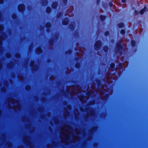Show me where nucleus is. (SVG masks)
<instances>
[{
  "label": "nucleus",
  "mask_w": 148,
  "mask_h": 148,
  "mask_svg": "<svg viewBox=\"0 0 148 148\" xmlns=\"http://www.w3.org/2000/svg\"><path fill=\"white\" fill-rule=\"evenodd\" d=\"M96 128V127H93L90 131L89 132L90 133H92L94 130H95Z\"/></svg>",
  "instance_id": "32"
},
{
  "label": "nucleus",
  "mask_w": 148,
  "mask_h": 148,
  "mask_svg": "<svg viewBox=\"0 0 148 148\" xmlns=\"http://www.w3.org/2000/svg\"><path fill=\"white\" fill-rule=\"evenodd\" d=\"M3 36H0V41H3Z\"/></svg>",
  "instance_id": "42"
},
{
  "label": "nucleus",
  "mask_w": 148,
  "mask_h": 148,
  "mask_svg": "<svg viewBox=\"0 0 148 148\" xmlns=\"http://www.w3.org/2000/svg\"><path fill=\"white\" fill-rule=\"evenodd\" d=\"M62 13L61 12H60L58 13L57 15V17L58 18H60V16L62 15Z\"/></svg>",
  "instance_id": "26"
},
{
  "label": "nucleus",
  "mask_w": 148,
  "mask_h": 148,
  "mask_svg": "<svg viewBox=\"0 0 148 148\" xmlns=\"http://www.w3.org/2000/svg\"><path fill=\"white\" fill-rule=\"evenodd\" d=\"M63 2L64 4L66 5L67 3L68 0H63Z\"/></svg>",
  "instance_id": "36"
},
{
  "label": "nucleus",
  "mask_w": 148,
  "mask_h": 148,
  "mask_svg": "<svg viewBox=\"0 0 148 148\" xmlns=\"http://www.w3.org/2000/svg\"><path fill=\"white\" fill-rule=\"evenodd\" d=\"M4 2V0H0V4H3Z\"/></svg>",
  "instance_id": "44"
},
{
  "label": "nucleus",
  "mask_w": 148,
  "mask_h": 148,
  "mask_svg": "<svg viewBox=\"0 0 148 148\" xmlns=\"http://www.w3.org/2000/svg\"><path fill=\"white\" fill-rule=\"evenodd\" d=\"M69 138L68 137H66V140H68L69 139Z\"/></svg>",
  "instance_id": "60"
},
{
  "label": "nucleus",
  "mask_w": 148,
  "mask_h": 148,
  "mask_svg": "<svg viewBox=\"0 0 148 148\" xmlns=\"http://www.w3.org/2000/svg\"><path fill=\"white\" fill-rule=\"evenodd\" d=\"M42 110V109L41 108H38V111L39 112H40Z\"/></svg>",
  "instance_id": "52"
},
{
  "label": "nucleus",
  "mask_w": 148,
  "mask_h": 148,
  "mask_svg": "<svg viewBox=\"0 0 148 148\" xmlns=\"http://www.w3.org/2000/svg\"><path fill=\"white\" fill-rule=\"evenodd\" d=\"M109 95V94L108 93H107L106 94V95L103 97H102L101 99L103 100H106L108 97Z\"/></svg>",
  "instance_id": "20"
},
{
  "label": "nucleus",
  "mask_w": 148,
  "mask_h": 148,
  "mask_svg": "<svg viewBox=\"0 0 148 148\" xmlns=\"http://www.w3.org/2000/svg\"><path fill=\"white\" fill-rule=\"evenodd\" d=\"M30 66L33 71H35L37 69V66L36 65L34 64V60L32 61L30 64Z\"/></svg>",
  "instance_id": "6"
},
{
  "label": "nucleus",
  "mask_w": 148,
  "mask_h": 148,
  "mask_svg": "<svg viewBox=\"0 0 148 148\" xmlns=\"http://www.w3.org/2000/svg\"><path fill=\"white\" fill-rule=\"evenodd\" d=\"M58 5V3L56 1H54L52 3L51 7L53 9H56L57 8Z\"/></svg>",
  "instance_id": "8"
},
{
  "label": "nucleus",
  "mask_w": 148,
  "mask_h": 148,
  "mask_svg": "<svg viewBox=\"0 0 148 148\" xmlns=\"http://www.w3.org/2000/svg\"><path fill=\"white\" fill-rule=\"evenodd\" d=\"M15 56L16 58H19L20 57V55L19 53H17L15 54Z\"/></svg>",
  "instance_id": "34"
},
{
  "label": "nucleus",
  "mask_w": 148,
  "mask_h": 148,
  "mask_svg": "<svg viewBox=\"0 0 148 148\" xmlns=\"http://www.w3.org/2000/svg\"><path fill=\"white\" fill-rule=\"evenodd\" d=\"M77 54L79 55V53H77Z\"/></svg>",
  "instance_id": "64"
},
{
  "label": "nucleus",
  "mask_w": 148,
  "mask_h": 148,
  "mask_svg": "<svg viewBox=\"0 0 148 148\" xmlns=\"http://www.w3.org/2000/svg\"><path fill=\"white\" fill-rule=\"evenodd\" d=\"M130 42L132 47H133L135 46L136 42L135 40H131Z\"/></svg>",
  "instance_id": "18"
},
{
  "label": "nucleus",
  "mask_w": 148,
  "mask_h": 148,
  "mask_svg": "<svg viewBox=\"0 0 148 148\" xmlns=\"http://www.w3.org/2000/svg\"><path fill=\"white\" fill-rule=\"evenodd\" d=\"M32 8V7L31 6V5H30V6H29L28 7V9L29 10H30V9H31Z\"/></svg>",
  "instance_id": "47"
},
{
  "label": "nucleus",
  "mask_w": 148,
  "mask_h": 148,
  "mask_svg": "<svg viewBox=\"0 0 148 148\" xmlns=\"http://www.w3.org/2000/svg\"><path fill=\"white\" fill-rule=\"evenodd\" d=\"M48 3V0H42L41 3L43 6H45Z\"/></svg>",
  "instance_id": "13"
},
{
  "label": "nucleus",
  "mask_w": 148,
  "mask_h": 148,
  "mask_svg": "<svg viewBox=\"0 0 148 148\" xmlns=\"http://www.w3.org/2000/svg\"><path fill=\"white\" fill-rule=\"evenodd\" d=\"M85 97L84 95H81L80 96H79L78 97V98L79 100L82 101H83V100L84 99Z\"/></svg>",
  "instance_id": "24"
},
{
  "label": "nucleus",
  "mask_w": 148,
  "mask_h": 148,
  "mask_svg": "<svg viewBox=\"0 0 148 148\" xmlns=\"http://www.w3.org/2000/svg\"><path fill=\"white\" fill-rule=\"evenodd\" d=\"M90 114L91 116H93L94 114V111L92 110H90Z\"/></svg>",
  "instance_id": "35"
},
{
  "label": "nucleus",
  "mask_w": 148,
  "mask_h": 148,
  "mask_svg": "<svg viewBox=\"0 0 148 148\" xmlns=\"http://www.w3.org/2000/svg\"><path fill=\"white\" fill-rule=\"evenodd\" d=\"M49 42L50 45H52L55 42V41L53 38H51L49 40Z\"/></svg>",
  "instance_id": "12"
},
{
  "label": "nucleus",
  "mask_w": 148,
  "mask_h": 148,
  "mask_svg": "<svg viewBox=\"0 0 148 148\" xmlns=\"http://www.w3.org/2000/svg\"><path fill=\"white\" fill-rule=\"evenodd\" d=\"M66 92L68 93H69L70 92V89H67L66 90Z\"/></svg>",
  "instance_id": "53"
},
{
  "label": "nucleus",
  "mask_w": 148,
  "mask_h": 148,
  "mask_svg": "<svg viewBox=\"0 0 148 148\" xmlns=\"http://www.w3.org/2000/svg\"><path fill=\"white\" fill-rule=\"evenodd\" d=\"M86 94V95L88 96H90L91 95V90H90L87 91Z\"/></svg>",
  "instance_id": "27"
},
{
  "label": "nucleus",
  "mask_w": 148,
  "mask_h": 148,
  "mask_svg": "<svg viewBox=\"0 0 148 148\" xmlns=\"http://www.w3.org/2000/svg\"><path fill=\"white\" fill-rule=\"evenodd\" d=\"M96 82L97 83L98 86H100L101 84V81L99 79H97L96 80Z\"/></svg>",
  "instance_id": "31"
},
{
  "label": "nucleus",
  "mask_w": 148,
  "mask_h": 148,
  "mask_svg": "<svg viewBox=\"0 0 148 148\" xmlns=\"http://www.w3.org/2000/svg\"><path fill=\"white\" fill-rule=\"evenodd\" d=\"M6 90V89L5 88L3 87L1 89V91L2 92H4Z\"/></svg>",
  "instance_id": "38"
},
{
  "label": "nucleus",
  "mask_w": 148,
  "mask_h": 148,
  "mask_svg": "<svg viewBox=\"0 0 148 148\" xmlns=\"http://www.w3.org/2000/svg\"><path fill=\"white\" fill-rule=\"evenodd\" d=\"M63 91V92L64 93H65V91L63 90V91Z\"/></svg>",
  "instance_id": "63"
},
{
  "label": "nucleus",
  "mask_w": 148,
  "mask_h": 148,
  "mask_svg": "<svg viewBox=\"0 0 148 148\" xmlns=\"http://www.w3.org/2000/svg\"><path fill=\"white\" fill-rule=\"evenodd\" d=\"M31 88V86L29 85H27L25 87V89L26 91H29L30 90Z\"/></svg>",
  "instance_id": "19"
},
{
  "label": "nucleus",
  "mask_w": 148,
  "mask_h": 148,
  "mask_svg": "<svg viewBox=\"0 0 148 148\" xmlns=\"http://www.w3.org/2000/svg\"><path fill=\"white\" fill-rule=\"evenodd\" d=\"M69 27L71 31H73L75 29L74 25L73 24H69Z\"/></svg>",
  "instance_id": "16"
},
{
  "label": "nucleus",
  "mask_w": 148,
  "mask_h": 148,
  "mask_svg": "<svg viewBox=\"0 0 148 148\" xmlns=\"http://www.w3.org/2000/svg\"><path fill=\"white\" fill-rule=\"evenodd\" d=\"M118 27L120 28H122L124 27V24L123 23H120L118 24Z\"/></svg>",
  "instance_id": "17"
},
{
  "label": "nucleus",
  "mask_w": 148,
  "mask_h": 148,
  "mask_svg": "<svg viewBox=\"0 0 148 148\" xmlns=\"http://www.w3.org/2000/svg\"><path fill=\"white\" fill-rule=\"evenodd\" d=\"M2 68V65L1 64H0V69Z\"/></svg>",
  "instance_id": "59"
},
{
  "label": "nucleus",
  "mask_w": 148,
  "mask_h": 148,
  "mask_svg": "<svg viewBox=\"0 0 148 148\" xmlns=\"http://www.w3.org/2000/svg\"><path fill=\"white\" fill-rule=\"evenodd\" d=\"M70 21V20L68 17H66L64 18L62 21V24L63 25H67Z\"/></svg>",
  "instance_id": "4"
},
{
  "label": "nucleus",
  "mask_w": 148,
  "mask_h": 148,
  "mask_svg": "<svg viewBox=\"0 0 148 148\" xmlns=\"http://www.w3.org/2000/svg\"><path fill=\"white\" fill-rule=\"evenodd\" d=\"M95 101L94 100H92L90 102L89 105H93L95 104Z\"/></svg>",
  "instance_id": "30"
},
{
  "label": "nucleus",
  "mask_w": 148,
  "mask_h": 148,
  "mask_svg": "<svg viewBox=\"0 0 148 148\" xmlns=\"http://www.w3.org/2000/svg\"><path fill=\"white\" fill-rule=\"evenodd\" d=\"M112 5V3L111 2L109 3V5L110 6H111Z\"/></svg>",
  "instance_id": "58"
},
{
  "label": "nucleus",
  "mask_w": 148,
  "mask_h": 148,
  "mask_svg": "<svg viewBox=\"0 0 148 148\" xmlns=\"http://www.w3.org/2000/svg\"><path fill=\"white\" fill-rule=\"evenodd\" d=\"M2 15V12L0 11V18H1Z\"/></svg>",
  "instance_id": "54"
},
{
  "label": "nucleus",
  "mask_w": 148,
  "mask_h": 148,
  "mask_svg": "<svg viewBox=\"0 0 148 148\" xmlns=\"http://www.w3.org/2000/svg\"><path fill=\"white\" fill-rule=\"evenodd\" d=\"M43 50L40 47H38L36 49L35 52L36 54L40 55L43 52Z\"/></svg>",
  "instance_id": "7"
},
{
  "label": "nucleus",
  "mask_w": 148,
  "mask_h": 148,
  "mask_svg": "<svg viewBox=\"0 0 148 148\" xmlns=\"http://www.w3.org/2000/svg\"><path fill=\"white\" fill-rule=\"evenodd\" d=\"M100 2V0H96V3L97 4L99 5V4Z\"/></svg>",
  "instance_id": "43"
},
{
  "label": "nucleus",
  "mask_w": 148,
  "mask_h": 148,
  "mask_svg": "<svg viewBox=\"0 0 148 148\" xmlns=\"http://www.w3.org/2000/svg\"><path fill=\"white\" fill-rule=\"evenodd\" d=\"M134 13L135 15H138L139 13V12L137 10L134 11Z\"/></svg>",
  "instance_id": "37"
},
{
  "label": "nucleus",
  "mask_w": 148,
  "mask_h": 148,
  "mask_svg": "<svg viewBox=\"0 0 148 148\" xmlns=\"http://www.w3.org/2000/svg\"><path fill=\"white\" fill-rule=\"evenodd\" d=\"M110 66L111 69H114L115 67V64L114 63H112L110 64Z\"/></svg>",
  "instance_id": "25"
},
{
  "label": "nucleus",
  "mask_w": 148,
  "mask_h": 148,
  "mask_svg": "<svg viewBox=\"0 0 148 148\" xmlns=\"http://www.w3.org/2000/svg\"><path fill=\"white\" fill-rule=\"evenodd\" d=\"M75 66L77 69H79L81 66V63L79 62H77L75 64Z\"/></svg>",
  "instance_id": "14"
},
{
  "label": "nucleus",
  "mask_w": 148,
  "mask_h": 148,
  "mask_svg": "<svg viewBox=\"0 0 148 148\" xmlns=\"http://www.w3.org/2000/svg\"><path fill=\"white\" fill-rule=\"evenodd\" d=\"M80 109L81 111L82 112H83L84 111V109L82 108H80Z\"/></svg>",
  "instance_id": "57"
},
{
  "label": "nucleus",
  "mask_w": 148,
  "mask_h": 148,
  "mask_svg": "<svg viewBox=\"0 0 148 148\" xmlns=\"http://www.w3.org/2000/svg\"><path fill=\"white\" fill-rule=\"evenodd\" d=\"M55 39H57L58 38V35L57 34H56L55 35Z\"/></svg>",
  "instance_id": "49"
},
{
  "label": "nucleus",
  "mask_w": 148,
  "mask_h": 148,
  "mask_svg": "<svg viewBox=\"0 0 148 148\" xmlns=\"http://www.w3.org/2000/svg\"><path fill=\"white\" fill-rule=\"evenodd\" d=\"M118 66L120 69H123V64H122V63L119 62L118 64Z\"/></svg>",
  "instance_id": "29"
},
{
  "label": "nucleus",
  "mask_w": 148,
  "mask_h": 148,
  "mask_svg": "<svg viewBox=\"0 0 148 148\" xmlns=\"http://www.w3.org/2000/svg\"><path fill=\"white\" fill-rule=\"evenodd\" d=\"M24 142L25 143V144L27 145H30L31 144V143L27 139H24Z\"/></svg>",
  "instance_id": "22"
},
{
  "label": "nucleus",
  "mask_w": 148,
  "mask_h": 148,
  "mask_svg": "<svg viewBox=\"0 0 148 148\" xmlns=\"http://www.w3.org/2000/svg\"><path fill=\"white\" fill-rule=\"evenodd\" d=\"M100 94H101L104 93V92L101 89H100Z\"/></svg>",
  "instance_id": "50"
},
{
  "label": "nucleus",
  "mask_w": 148,
  "mask_h": 148,
  "mask_svg": "<svg viewBox=\"0 0 148 148\" xmlns=\"http://www.w3.org/2000/svg\"><path fill=\"white\" fill-rule=\"evenodd\" d=\"M75 35H77L78 34V33L77 32H76L75 33Z\"/></svg>",
  "instance_id": "55"
},
{
  "label": "nucleus",
  "mask_w": 148,
  "mask_h": 148,
  "mask_svg": "<svg viewBox=\"0 0 148 148\" xmlns=\"http://www.w3.org/2000/svg\"><path fill=\"white\" fill-rule=\"evenodd\" d=\"M51 62V60L50 59H48L47 60V62L48 63L50 62Z\"/></svg>",
  "instance_id": "48"
},
{
  "label": "nucleus",
  "mask_w": 148,
  "mask_h": 148,
  "mask_svg": "<svg viewBox=\"0 0 148 148\" xmlns=\"http://www.w3.org/2000/svg\"><path fill=\"white\" fill-rule=\"evenodd\" d=\"M52 11V9L50 6H47L46 9V12L47 14H50Z\"/></svg>",
  "instance_id": "9"
},
{
  "label": "nucleus",
  "mask_w": 148,
  "mask_h": 148,
  "mask_svg": "<svg viewBox=\"0 0 148 148\" xmlns=\"http://www.w3.org/2000/svg\"><path fill=\"white\" fill-rule=\"evenodd\" d=\"M147 7L146 6H145L143 8L140 10L139 13H140L141 15H142L145 11H147Z\"/></svg>",
  "instance_id": "10"
},
{
  "label": "nucleus",
  "mask_w": 148,
  "mask_h": 148,
  "mask_svg": "<svg viewBox=\"0 0 148 148\" xmlns=\"http://www.w3.org/2000/svg\"><path fill=\"white\" fill-rule=\"evenodd\" d=\"M17 9L19 12L23 13L26 9L25 5L23 3L19 4L17 7Z\"/></svg>",
  "instance_id": "3"
},
{
  "label": "nucleus",
  "mask_w": 148,
  "mask_h": 148,
  "mask_svg": "<svg viewBox=\"0 0 148 148\" xmlns=\"http://www.w3.org/2000/svg\"><path fill=\"white\" fill-rule=\"evenodd\" d=\"M10 56V54H7L6 55V57L8 58H9Z\"/></svg>",
  "instance_id": "46"
},
{
  "label": "nucleus",
  "mask_w": 148,
  "mask_h": 148,
  "mask_svg": "<svg viewBox=\"0 0 148 148\" xmlns=\"http://www.w3.org/2000/svg\"><path fill=\"white\" fill-rule=\"evenodd\" d=\"M102 42L100 40H97L94 44V49L96 51H99L102 45Z\"/></svg>",
  "instance_id": "2"
},
{
  "label": "nucleus",
  "mask_w": 148,
  "mask_h": 148,
  "mask_svg": "<svg viewBox=\"0 0 148 148\" xmlns=\"http://www.w3.org/2000/svg\"><path fill=\"white\" fill-rule=\"evenodd\" d=\"M68 104V102L67 101H64L63 102V104L64 106H66Z\"/></svg>",
  "instance_id": "41"
},
{
  "label": "nucleus",
  "mask_w": 148,
  "mask_h": 148,
  "mask_svg": "<svg viewBox=\"0 0 148 148\" xmlns=\"http://www.w3.org/2000/svg\"><path fill=\"white\" fill-rule=\"evenodd\" d=\"M12 19L14 20H16L17 18V15L16 14L13 13L12 16Z\"/></svg>",
  "instance_id": "21"
},
{
  "label": "nucleus",
  "mask_w": 148,
  "mask_h": 148,
  "mask_svg": "<svg viewBox=\"0 0 148 148\" xmlns=\"http://www.w3.org/2000/svg\"><path fill=\"white\" fill-rule=\"evenodd\" d=\"M10 66H11V65H10V64H9V65H8V66H9V67H10Z\"/></svg>",
  "instance_id": "62"
},
{
  "label": "nucleus",
  "mask_w": 148,
  "mask_h": 148,
  "mask_svg": "<svg viewBox=\"0 0 148 148\" xmlns=\"http://www.w3.org/2000/svg\"><path fill=\"white\" fill-rule=\"evenodd\" d=\"M52 26V24L51 22H48L46 23L45 24V27L47 28V32H49L50 31V28Z\"/></svg>",
  "instance_id": "5"
},
{
  "label": "nucleus",
  "mask_w": 148,
  "mask_h": 148,
  "mask_svg": "<svg viewBox=\"0 0 148 148\" xmlns=\"http://www.w3.org/2000/svg\"><path fill=\"white\" fill-rule=\"evenodd\" d=\"M79 58L78 57H75V61H77L79 60Z\"/></svg>",
  "instance_id": "39"
},
{
  "label": "nucleus",
  "mask_w": 148,
  "mask_h": 148,
  "mask_svg": "<svg viewBox=\"0 0 148 148\" xmlns=\"http://www.w3.org/2000/svg\"><path fill=\"white\" fill-rule=\"evenodd\" d=\"M120 32V33L122 34H124L125 33V30L124 29H122L121 30Z\"/></svg>",
  "instance_id": "28"
},
{
  "label": "nucleus",
  "mask_w": 148,
  "mask_h": 148,
  "mask_svg": "<svg viewBox=\"0 0 148 148\" xmlns=\"http://www.w3.org/2000/svg\"><path fill=\"white\" fill-rule=\"evenodd\" d=\"M58 121H55V123H56Z\"/></svg>",
  "instance_id": "61"
},
{
  "label": "nucleus",
  "mask_w": 148,
  "mask_h": 148,
  "mask_svg": "<svg viewBox=\"0 0 148 148\" xmlns=\"http://www.w3.org/2000/svg\"><path fill=\"white\" fill-rule=\"evenodd\" d=\"M122 43L120 41L117 42L116 44V53L121 55L124 50V47L122 45Z\"/></svg>",
  "instance_id": "1"
},
{
  "label": "nucleus",
  "mask_w": 148,
  "mask_h": 148,
  "mask_svg": "<svg viewBox=\"0 0 148 148\" xmlns=\"http://www.w3.org/2000/svg\"><path fill=\"white\" fill-rule=\"evenodd\" d=\"M109 32L108 31H106L104 32V35L106 36H108L109 34Z\"/></svg>",
  "instance_id": "33"
},
{
  "label": "nucleus",
  "mask_w": 148,
  "mask_h": 148,
  "mask_svg": "<svg viewBox=\"0 0 148 148\" xmlns=\"http://www.w3.org/2000/svg\"><path fill=\"white\" fill-rule=\"evenodd\" d=\"M72 52V51L71 49H69L68 51H66L65 52V53L66 55H70Z\"/></svg>",
  "instance_id": "23"
},
{
  "label": "nucleus",
  "mask_w": 148,
  "mask_h": 148,
  "mask_svg": "<svg viewBox=\"0 0 148 148\" xmlns=\"http://www.w3.org/2000/svg\"><path fill=\"white\" fill-rule=\"evenodd\" d=\"M109 49V47L107 45H105L103 47V51L105 53H106L108 51Z\"/></svg>",
  "instance_id": "11"
},
{
  "label": "nucleus",
  "mask_w": 148,
  "mask_h": 148,
  "mask_svg": "<svg viewBox=\"0 0 148 148\" xmlns=\"http://www.w3.org/2000/svg\"><path fill=\"white\" fill-rule=\"evenodd\" d=\"M121 2L122 3H125L126 1V0H121Z\"/></svg>",
  "instance_id": "51"
},
{
  "label": "nucleus",
  "mask_w": 148,
  "mask_h": 148,
  "mask_svg": "<svg viewBox=\"0 0 148 148\" xmlns=\"http://www.w3.org/2000/svg\"><path fill=\"white\" fill-rule=\"evenodd\" d=\"M3 28V26L2 25H0V31L2 30Z\"/></svg>",
  "instance_id": "45"
},
{
  "label": "nucleus",
  "mask_w": 148,
  "mask_h": 148,
  "mask_svg": "<svg viewBox=\"0 0 148 148\" xmlns=\"http://www.w3.org/2000/svg\"><path fill=\"white\" fill-rule=\"evenodd\" d=\"M121 71H119L118 72V75H119L120 74H121Z\"/></svg>",
  "instance_id": "56"
},
{
  "label": "nucleus",
  "mask_w": 148,
  "mask_h": 148,
  "mask_svg": "<svg viewBox=\"0 0 148 148\" xmlns=\"http://www.w3.org/2000/svg\"><path fill=\"white\" fill-rule=\"evenodd\" d=\"M106 16L105 15H101L99 17L100 20L101 21H104L106 18Z\"/></svg>",
  "instance_id": "15"
},
{
  "label": "nucleus",
  "mask_w": 148,
  "mask_h": 148,
  "mask_svg": "<svg viewBox=\"0 0 148 148\" xmlns=\"http://www.w3.org/2000/svg\"><path fill=\"white\" fill-rule=\"evenodd\" d=\"M67 109L69 110H70L71 108V107L70 105H69L67 106Z\"/></svg>",
  "instance_id": "40"
}]
</instances>
